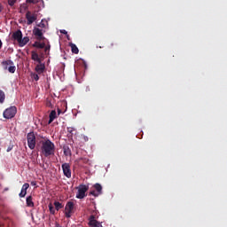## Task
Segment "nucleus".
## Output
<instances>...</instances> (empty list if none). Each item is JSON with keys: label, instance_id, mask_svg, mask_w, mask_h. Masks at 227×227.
I'll return each mask as SVG.
<instances>
[{"label": "nucleus", "instance_id": "obj_26", "mask_svg": "<svg viewBox=\"0 0 227 227\" xmlns=\"http://www.w3.org/2000/svg\"><path fill=\"white\" fill-rule=\"evenodd\" d=\"M90 196H95V198L100 196V194L98 193V192H95V191H91V192H90Z\"/></svg>", "mask_w": 227, "mask_h": 227}, {"label": "nucleus", "instance_id": "obj_36", "mask_svg": "<svg viewBox=\"0 0 227 227\" xmlns=\"http://www.w3.org/2000/svg\"><path fill=\"white\" fill-rule=\"evenodd\" d=\"M3 12V4L0 3V13Z\"/></svg>", "mask_w": 227, "mask_h": 227}, {"label": "nucleus", "instance_id": "obj_15", "mask_svg": "<svg viewBox=\"0 0 227 227\" xmlns=\"http://www.w3.org/2000/svg\"><path fill=\"white\" fill-rule=\"evenodd\" d=\"M26 203H27V207H28L29 208H33V207H35V202H33V196H28L26 199Z\"/></svg>", "mask_w": 227, "mask_h": 227}, {"label": "nucleus", "instance_id": "obj_34", "mask_svg": "<svg viewBox=\"0 0 227 227\" xmlns=\"http://www.w3.org/2000/svg\"><path fill=\"white\" fill-rule=\"evenodd\" d=\"M60 33H62V35H67L68 32H67V30H60Z\"/></svg>", "mask_w": 227, "mask_h": 227}, {"label": "nucleus", "instance_id": "obj_11", "mask_svg": "<svg viewBox=\"0 0 227 227\" xmlns=\"http://www.w3.org/2000/svg\"><path fill=\"white\" fill-rule=\"evenodd\" d=\"M12 38V40H14L15 42H18V43H20V40H22V31L20 29H19V30L13 32Z\"/></svg>", "mask_w": 227, "mask_h": 227}, {"label": "nucleus", "instance_id": "obj_38", "mask_svg": "<svg viewBox=\"0 0 227 227\" xmlns=\"http://www.w3.org/2000/svg\"><path fill=\"white\" fill-rule=\"evenodd\" d=\"M83 138H84V141H88V137L84 136Z\"/></svg>", "mask_w": 227, "mask_h": 227}, {"label": "nucleus", "instance_id": "obj_33", "mask_svg": "<svg viewBox=\"0 0 227 227\" xmlns=\"http://www.w3.org/2000/svg\"><path fill=\"white\" fill-rule=\"evenodd\" d=\"M13 150V145H10L6 150V152H12Z\"/></svg>", "mask_w": 227, "mask_h": 227}, {"label": "nucleus", "instance_id": "obj_13", "mask_svg": "<svg viewBox=\"0 0 227 227\" xmlns=\"http://www.w3.org/2000/svg\"><path fill=\"white\" fill-rule=\"evenodd\" d=\"M31 59L36 61V63H42V59L35 51H31Z\"/></svg>", "mask_w": 227, "mask_h": 227}, {"label": "nucleus", "instance_id": "obj_40", "mask_svg": "<svg viewBox=\"0 0 227 227\" xmlns=\"http://www.w3.org/2000/svg\"><path fill=\"white\" fill-rule=\"evenodd\" d=\"M3 47V42L0 41V49Z\"/></svg>", "mask_w": 227, "mask_h": 227}, {"label": "nucleus", "instance_id": "obj_20", "mask_svg": "<svg viewBox=\"0 0 227 227\" xmlns=\"http://www.w3.org/2000/svg\"><path fill=\"white\" fill-rule=\"evenodd\" d=\"M94 189L97 191L98 194H102V185L98 183L93 185Z\"/></svg>", "mask_w": 227, "mask_h": 227}, {"label": "nucleus", "instance_id": "obj_39", "mask_svg": "<svg viewBox=\"0 0 227 227\" xmlns=\"http://www.w3.org/2000/svg\"><path fill=\"white\" fill-rule=\"evenodd\" d=\"M55 227H61V225H59V223H57L55 224Z\"/></svg>", "mask_w": 227, "mask_h": 227}, {"label": "nucleus", "instance_id": "obj_29", "mask_svg": "<svg viewBox=\"0 0 227 227\" xmlns=\"http://www.w3.org/2000/svg\"><path fill=\"white\" fill-rule=\"evenodd\" d=\"M49 51H51V44L44 46V52H49Z\"/></svg>", "mask_w": 227, "mask_h": 227}, {"label": "nucleus", "instance_id": "obj_4", "mask_svg": "<svg viewBox=\"0 0 227 227\" xmlns=\"http://www.w3.org/2000/svg\"><path fill=\"white\" fill-rule=\"evenodd\" d=\"M2 67L4 70H8L10 74H15V70H17V67H15V64L12 60H4L2 62Z\"/></svg>", "mask_w": 227, "mask_h": 227}, {"label": "nucleus", "instance_id": "obj_35", "mask_svg": "<svg viewBox=\"0 0 227 227\" xmlns=\"http://www.w3.org/2000/svg\"><path fill=\"white\" fill-rule=\"evenodd\" d=\"M31 185H33L34 187L36 186V181H32Z\"/></svg>", "mask_w": 227, "mask_h": 227}, {"label": "nucleus", "instance_id": "obj_1", "mask_svg": "<svg viewBox=\"0 0 227 227\" xmlns=\"http://www.w3.org/2000/svg\"><path fill=\"white\" fill-rule=\"evenodd\" d=\"M41 152L44 157H51L56 152V145H54L51 139H46L42 142Z\"/></svg>", "mask_w": 227, "mask_h": 227}, {"label": "nucleus", "instance_id": "obj_37", "mask_svg": "<svg viewBox=\"0 0 227 227\" xmlns=\"http://www.w3.org/2000/svg\"><path fill=\"white\" fill-rule=\"evenodd\" d=\"M58 114H61V109L58 108Z\"/></svg>", "mask_w": 227, "mask_h": 227}, {"label": "nucleus", "instance_id": "obj_6", "mask_svg": "<svg viewBox=\"0 0 227 227\" xmlns=\"http://www.w3.org/2000/svg\"><path fill=\"white\" fill-rule=\"evenodd\" d=\"M74 208H75V204L74 201H68L65 207V216L67 219L72 217V214H74Z\"/></svg>", "mask_w": 227, "mask_h": 227}, {"label": "nucleus", "instance_id": "obj_30", "mask_svg": "<svg viewBox=\"0 0 227 227\" xmlns=\"http://www.w3.org/2000/svg\"><path fill=\"white\" fill-rule=\"evenodd\" d=\"M33 78H34V81H39L40 80V76H38L37 74H34Z\"/></svg>", "mask_w": 227, "mask_h": 227}, {"label": "nucleus", "instance_id": "obj_17", "mask_svg": "<svg viewBox=\"0 0 227 227\" xmlns=\"http://www.w3.org/2000/svg\"><path fill=\"white\" fill-rule=\"evenodd\" d=\"M19 43L20 47H24L25 45H27V43H29V37L25 36V37H21V40Z\"/></svg>", "mask_w": 227, "mask_h": 227}, {"label": "nucleus", "instance_id": "obj_22", "mask_svg": "<svg viewBox=\"0 0 227 227\" xmlns=\"http://www.w3.org/2000/svg\"><path fill=\"white\" fill-rule=\"evenodd\" d=\"M5 98L6 95L4 94V91L0 90V104H4Z\"/></svg>", "mask_w": 227, "mask_h": 227}, {"label": "nucleus", "instance_id": "obj_27", "mask_svg": "<svg viewBox=\"0 0 227 227\" xmlns=\"http://www.w3.org/2000/svg\"><path fill=\"white\" fill-rule=\"evenodd\" d=\"M15 3H17V0H8L9 6H14Z\"/></svg>", "mask_w": 227, "mask_h": 227}, {"label": "nucleus", "instance_id": "obj_18", "mask_svg": "<svg viewBox=\"0 0 227 227\" xmlns=\"http://www.w3.org/2000/svg\"><path fill=\"white\" fill-rule=\"evenodd\" d=\"M32 47H35L36 49H45V43L36 41L32 44Z\"/></svg>", "mask_w": 227, "mask_h": 227}, {"label": "nucleus", "instance_id": "obj_23", "mask_svg": "<svg viewBox=\"0 0 227 227\" xmlns=\"http://www.w3.org/2000/svg\"><path fill=\"white\" fill-rule=\"evenodd\" d=\"M74 130H75V129H74L73 127H68L67 128L68 137H74Z\"/></svg>", "mask_w": 227, "mask_h": 227}, {"label": "nucleus", "instance_id": "obj_25", "mask_svg": "<svg viewBox=\"0 0 227 227\" xmlns=\"http://www.w3.org/2000/svg\"><path fill=\"white\" fill-rule=\"evenodd\" d=\"M49 210L51 212V214H52V215H54L56 214V210L54 209V206H52V204H49Z\"/></svg>", "mask_w": 227, "mask_h": 227}, {"label": "nucleus", "instance_id": "obj_8", "mask_svg": "<svg viewBox=\"0 0 227 227\" xmlns=\"http://www.w3.org/2000/svg\"><path fill=\"white\" fill-rule=\"evenodd\" d=\"M27 25L31 26L34 22H36V19H38V15L36 13H33L30 11L26 12Z\"/></svg>", "mask_w": 227, "mask_h": 227}, {"label": "nucleus", "instance_id": "obj_5", "mask_svg": "<svg viewBox=\"0 0 227 227\" xmlns=\"http://www.w3.org/2000/svg\"><path fill=\"white\" fill-rule=\"evenodd\" d=\"M27 140L28 148L30 150H35V147L36 146V137L35 136V132H30L27 135Z\"/></svg>", "mask_w": 227, "mask_h": 227}, {"label": "nucleus", "instance_id": "obj_10", "mask_svg": "<svg viewBox=\"0 0 227 227\" xmlns=\"http://www.w3.org/2000/svg\"><path fill=\"white\" fill-rule=\"evenodd\" d=\"M62 171H63V174L67 176V178H72V170L70 169L69 163L62 164Z\"/></svg>", "mask_w": 227, "mask_h": 227}, {"label": "nucleus", "instance_id": "obj_3", "mask_svg": "<svg viewBox=\"0 0 227 227\" xmlns=\"http://www.w3.org/2000/svg\"><path fill=\"white\" fill-rule=\"evenodd\" d=\"M15 114H17V107L10 106L4 111L3 116L5 120H12V118L15 117Z\"/></svg>", "mask_w": 227, "mask_h": 227}, {"label": "nucleus", "instance_id": "obj_14", "mask_svg": "<svg viewBox=\"0 0 227 227\" xmlns=\"http://www.w3.org/2000/svg\"><path fill=\"white\" fill-rule=\"evenodd\" d=\"M44 71H45V64L41 62L35 66V72H37V74H43Z\"/></svg>", "mask_w": 227, "mask_h": 227}, {"label": "nucleus", "instance_id": "obj_16", "mask_svg": "<svg viewBox=\"0 0 227 227\" xmlns=\"http://www.w3.org/2000/svg\"><path fill=\"white\" fill-rule=\"evenodd\" d=\"M49 118H50L49 121H48L49 124H51L52 121H54V120H56V118H58V115L56 114V110H52L50 113Z\"/></svg>", "mask_w": 227, "mask_h": 227}, {"label": "nucleus", "instance_id": "obj_2", "mask_svg": "<svg viewBox=\"0 0 227 227\" xmlns=\"http://www.w3.org/2000/svg\"><path fill=\"white\" fill-rule=\"evenodd\" d=\"M76 189L78 190L76 198L78 200H84L86 198V192L90 190V185L80 184Z\"/></svg>", "mask_w": 227, "mask_h": 227}, {"label": "nucleus", "instance_id": "obj_9", "mask_svg": "<svg viewBox=\"0 0 227 227\" xmlns=\"http://www.w3.org/2000/svg\"><path fill=\"white\" fill-rule=\"evenodd\" d=\"M33 34L35 35L36 40H38V42H42L43 40H45V36H43V31L38 27H35L33 30Z\"/></svg>", "mask_w": 227, "mask_h": 227}, {"label": "nucleus", "instance_id": "obj_12", "mask_svg": "<svg viewBox=\"0 0 227 227\" xmlns=\"http://www.w3.org/2000/svg\"><path fill=\"white\" fill-rule=\"evenodd\" d=\"M29 189V184L25 183L22 187L21 191L19 194L20 198H26V194H27V190Z\"/></svg>", "mask_w": 227, "mask_h": 227}, {"label": "nucleus", "instance_id": "obj_32", "mask_svg": "<svg viewBox=\"0 0 227 227\" xmlns=\"http://www.w3.org/2000/svg\"><path fill=\"white\" fill-rule=\"evenodd\" d=\"M38 27H45V23L43 22V20H42L39 25H38Z\"/></svg>", "mask_w": 227, "mask_h": 227}, {"label": "nucleus", "instance_id": "obj_19", "mask_svg": "<svg viewBox=\"0 0 227 227\" xmlns=\"http://www.w3.org/2000/svg\"><path fill=\"white\" fill-rule=\"evenodd\" d=\"M63 152H64V155H66V157L72 155V151L70 150V147H68L67 145L63 146Z\"/></svg>", "mask_w": 227, "mask_h": 227}, {"label": "nucleus", "instance_id": "obj_31", "mask_svg": "<svg viewBox=\"0 0 227 227\" xmlns=\"http://www.w3.org/2000/svg\"><path fill=\"white\" fill-rule=\"evenodd\" d=\"M46 106H47V107H52V103L51 102V100L47 99V101H46Z\"/></svg>", "mask_w": 227, "mask_h": 227}, {"label": "nucleus", "instance_id": "obj_24", "mask_svg": "<svg viewBox=\"0 0 227 227\" xmlns=\"http://www.w3.org/2000/svg\"><path fill=\"white\" fill-rule=\"evenodd\" d=\"M54 207L56 210H61V208L63 207V204H61V202L55 201Z\"/></svg>", "mask_w": 227, "mask_h": 227}, {"label": "nucleus", "instance_id": "obj_21", "mask_svg": "<svg viewBox=\"0 0 227 227\" xmlns=\"http://www.w3.org/2000/svg\"><path fill=\"white\" fill-rule=\"evenodd\" d=\"M71 51L73 54H79V48H77V45L71 43Z\"/></svg>", "mask_w": 227, "mask_h": 227}, {"label": "nucleus", "instance_id": "obj_7", "mask_svg": "<svg viewBox=\"0 0 227 227\" xmlns=\"http://www.w3.org/2000/svg\"><path fill=\"white\" fill-rule=\"evenodd\" d=\"M97 219H98V216H97V212H95L93 215H91L89 217V226L90 227H104L102 226V223L98 222Z\"/></svg>", "mask_w": 227, "mask_h": 227}, {"label": "nucleus", "instance_id": "obj_28", "mask_svg": "<svg viewBox=\"0 0 227 227\" xmlns=\"http://www.w3.org/2000/svg\"><path fill=\"white\" fill-rule=\"evenodd\" d=\"M42 0H27V3H32V4H36V3H40Z\"/></svg>", "mask_w": 227, "mask_h": 227}]
</instances>
